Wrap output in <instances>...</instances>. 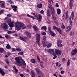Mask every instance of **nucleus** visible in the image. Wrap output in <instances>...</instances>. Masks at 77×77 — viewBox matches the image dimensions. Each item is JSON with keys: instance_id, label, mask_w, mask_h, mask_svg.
Instances as JSON below:
<instances>
[{"instance_id": "1", "label": "nucleus", "mask_w": 77, "mask_h": 77, "mask_svg": "<svg viewBox=\"0 0 77 77\" xmlns=\"http://www.w3.org/2000/svg\"><path fill=\"white\" fill-rule=\"evenodd\" d=\"M4 20L5 21H6L8 23V25L10 27V28L9 29V30H12V27H14V23H15V22L14 21H13L11 22V18H8V17H6Z\"/></svg>"}, {"instance_id": "2", "label": "nucleus", "mask_w": 77, "mask_h": 77, "mask_svg": "<svg viewBox=\"0 0 77 77\" xmlns=\"http://www.w3.org/2000/svg\"><path fill=\"white\" fill-rule=\"evenodd\" d=\"M14 24H15L16 25L15 29L17 30H21V29H25L26 27L25 26V25L23 23L20 24L18 23H15V22Z\"/></svg>"}, {"instance_id": "3", "label": "nucleus", "mask_w": 77, "mask_h": 77, "mask_svg": "<svg viewBox=\"0 0 77 77\" xmlns=\"http://www.w3.org/2000/svg\"><path fill=\"white\" fill-rule=\"evenodd\" d=\"M15 59L16 60V63H18V64H20L21 66V62L23 65L26 66V63H25V61H24L23 58H15Z\"/></svg>"}, {"instance_id": "4", "label": "nucleus", "mask_w": 77, "mask_h": 77, "mask_svg": "<svg viewBox=\"0 0 77 77\" xmlns=\"http://www.w3.org/2000/svg\"><path fill=\"white\" fill-rule=\"evenodd\" d=\"M45 51L53 55L54 54V49H45Z\"/></svg>"}, {"instance_id": "5", "label": "nucleus", "mask_w": 77, "mask_h": 77, "mask_svg": "<svg viewBox=\"0 0 77 77\" xmlns=\"http://www.w3.org/2000/svg\"><path fill=\"white\" fill-rule=\"evenodd\" d=\"M1 27L5 30L8 29V26L5 23H1Z\"/></svg>"}, {"instance_id": "6", "label": "nucleus", "mask_w": 77, "mask_h": 77, "mask_svg": "<svg viewBox=\"0 0 77 77\" xmlns=\"http://www.w3.org/2000/svg\"><path fill=\"white\" fill-rule=\"evenodd\" d=\"M36 41L37 42L38 45H39V42L40 41V35L37 34L36 36Z\"/></svg>"}, {"instance_id": "7", "label": "nucleus", "mask_w": 77, "mask_h": 77, "mask_svg": "<svg viewBox=\"0 0 77 77\" xmlns=\"http://www.w3.org/2000/svg\"><path fill=\"white\" fill-rule=\"evenodd\" d=\"M53 29H54V30L56 29V30L57 31H58L60 34H62V30L61 29H60V28L56 27V26H54L53 27Z\"/></svg>"}, {"instance_id": "8", "label": "nucleus", "mask_w": 77, "mask_h": 77, "mask_svg": "<svg viewBox=\"0 0 77 77\" xmlns=\"http://www.w3.org/2000/svg\"><path fill=\"white\" fill-rule=\"evenodd\" d=\"M54 51L55 53L57 55H60L61 54V52H60V51L59 50L55 49Z\"/></svg>"}, {"instance_id": "9", "label": "nucleus", "mask_w": 77, "mask_h": 77, "mask_svg": "<svg viewBox=\"0 0 77 77\" xmlns=\"http://www.w3.org/2000/svg\"><path fill=\"white\" fill-rule=\"evenodd\" d=\"M62 41L61 40H60L59 41H58L57 42V47H63V45L62 44L60 43H62Z\"/></svg>"}, {"instance_id": "10", "label": "nucleus", "mask_w": 77, "mask_h": 77, "mask_svg": "<svg viewBox=\"0 0 77 77\" xmlns=\"http://www.w3.org/2000/svg\"><path fill=\"white\" fill-rule=\"evenodd\" d=\"M38 17L37 18V20H38L39 22H41V20H42V16H41V15L39 14L38 15Z\"/></svg>"}, {"instance_id": "11", "label": "nucleus", "mask_w": 77, "mask_h": 77, "mask_svg": "<svg viewBox=\"0 0 77 77\" xmlns=\"http://www.w3.org/2000/svg\"><path fill=\"white\" fill-rule=\"evenodd\" d=\"M11 6L12 8H13V10L14 11V12H17V7L15 6V5H11Z\"/></svg>"}, {"instance_id": "12", "label": "nucleus", "mask_w": 77, "mask_h": 77, "mask_svg": "<svg viewBox=\"0 0 77 77\" xmlns=\"http://www.w3.org/2000/svg\"><path fill=\"white\" fill-rule=\"evenodd\" d=\"M5 2L4 1H0V5L1 8H4V7H5Z\"/></svg>"}, {"instance_id": "13", "label": "nucleus", "mask_w": 77, "mask_h": 77, "mask_svg": "<svg viewBox=\"0 0 77 77\" xmlns=\"http://www.w3.org/2000/svg\"><path fill=\"white\" fill-rule=\"evenodd\" d=\"M69 6H70V8L72 9V6H73V0H70Z\"/></svg>"}, {"instance_id": "14", "label": "nucleus", "mask_w": 77, "mask_h": 77, "mask_svg": "<svg viewBox=\"0 0 77 77\" xmlns=\"http://www.w3.org/2000/svg\"><path fill=\"white\" fill-rule=\"evenodd\" d=\"M72 52L71 53L72 55H75L77 53V51L76 49L72 50Z\"/></svg>"}, {"instance_id": "15", "label": "nucleus", "mask_w": 77, "mask_h": 77, "mask_svg": "<svg viewBox=\"0 0 77 77\" xmlns=\"http://www.w3.org/2000/svg\"><path fill=\"white\" fill-rule=\"evenodd\" d=\"M72 24H70L69 26L67 27V32H69L71 29V26H72Z\"/></svg>"}, {"instance_id": "16", "label": "nucleus", "mask_w": 77, "mask_h": 77, "mask_svg": "<svg viewBox=\"0 0 77 77\" xmlns=\"http://www.w3.org/2000/svg\"><path fill=\"white\" fill-rule=\"evenodd\" d=\"M30 74V75L32 77H35V72L34 71H31Z\"/></svg>"}, {"instance_id": "17", "label": "nucleus", "mask_w": 77, "mask_h": 77, "mask_svg": "<svg viewBox=\"0 0 77 77\" xmlns=\"http://www.w3.org/2000/svg\"><path fill=\"white\" fill-rule=\"evenodd\" d=\"M42 45H43L44 47H47V44H46V42L45 41H43L42 43Z\"/></svg>"}, {"instance_id": "18", "label": "nucleus", "mask_w": 77, "mask_h": 77, "mask_svg": "<svg viewBox=\"0 0 77 77\" xmlns=\"http://www.w3.org/2000/svg\"><path fill=\"white\" fill-rule=\"evenodd\" d=\"M47 17H50L51 16V13H50V11L49 10H47Z\"/></svg>"}, {"instance_id": "19", "label": "nucleus", "mask_w": 77, "mask_h": 77, "mask_svg": "<svg viewBox=\"0 0 77 77\" xmlns=\"http://www.w3.org/2000/svg\"><path fill=\"white\" fill-rule=\"evenodd\" d=\"M51 9V11H52V16H54V14L55 13V11H54V8H52Z\"/></svg>"}, {"instance_id": "20", "label": "nucleus", "mask_w": 77, "mask_h": 77, "mask_svg": "<svg viewBox=\"0 0 77 77\" xmlns=\"http://www.w3.org/2000/svg\"><path fill=\"white\" fill-rule=\"evenodd\" d=\"M20 39H21V40H22V41H26V39H27V38L26 37H25L24 38H23L22 37L20 36L19 38Z\"/></svg>"}, {"instance_id": "21", "label": "nucleus", "mask_w": 77, "mask_h": 77, "mask_svg": "<svg viewBox=\"0 0 77 77\" xmlns=\"http://www.w3.org/2000/svg\"><path fill=\"white\" fill-rule=\"evenodd\" d=\"M33 28L34 30L36 32H37V31L39 30V28H38L35 25L34 26H33Z\"/></svg>"}, {"instance_id": "22", "label": "nucleus", "mask_w": 77, "mask_h": 77, "mask_svg": "<svg viewBox=\"0 0 77 77\" xmlns=\"http://www.w3.org/2000/svg\"><path fill=\"white\" fill-rule=\"evenodd\" d=\"M35 70L36 71V72H37V73L38 74H39L41 72V70L39 69L38 68H36L35 69Z\"/></svg>"}, {"instance_id": "23", "label": "nucleus", "mask_w": 77, "mask_h": 77, "mask_svg": "<svg viewBox=\"0 0 77 77\" xmlns=\"http://www.w3.org/2000/svg\"><path fill=\"white\" fill-rule=\"evenodd\" d=\"M71 16L72 19L73 20V21H74V12L73 11H72Z\"/></svg>"}, {"instance_id": "24", "label": "nucleus", "mask_w": 77, "mask_h": 77, "mask_svg": "<svg viewBox=\"0 0 77 77\" xmlns=\"http://www.w3.org/2000/svg\"><path fill=\"white\" fill-rule=\"evenodd\" d=\"M31 62L32 63H36V60L35 59H32L31 60Z\"/></svg>"}, {"instance_id": "25", "label": "nucleus", "mask_w": 77, "mask_h": 77, "mask_svg": "<svg viewBox=\"0 0 77 77\" xmlns=\"http://www.w3.org/2000/svg\"><path fill=\"white\" fill-rule=\"evenodd\" d=\"M41 29L42 30L44 29L45 31H46L47 30V26H43L41 27Z\"/></svg>"}, {"instance_id": "26", "label": "nucleus", "mask_w": 77, "mask_h": 77, "mask_svg": "<svg viewBox=\"0 0 77 77\" xmlns=\"http://www.w3.org/2000/svg\"><path fill=\"white\" fill-rule=\"evenodd\" d=\"M49 32L50 35H52V36H55V35H56V34H54L53 32H52L51 31H50Z\"/></svg>"}, {"instance_id": "27", "label": "nucleus", "mask_w": 77, "mask_h": 77, "mask_svg": "<svg viewBox=\"0 0 77 77\" xmlns=\"http://www.w3.org/2000/svg\"><path fill=\"white\" fill-rule=\"evenodd\" d=\"M37 7L39 8H41L42 7V4H39L37 5Z\"/></svg>"}, {"instance_id": "28", "label": "nucleus", "mask_w": 77, "mask_h": 77, "mask_svg": "<svg viewBox=\"0 0 77 77\" xmlns=\"http://www.w3.org/2000/svg\"><path fill=\"white\" fill-rule=\"evenodd\" d=\"M0 73L2 75H3V76L5 75V72H4V71H3V70H0Z\"/></svg>"}, {"instance_id": "29", "label": "nucleus", "mask_w": 77, "mask_h": 77, "mask_svg": "<svg viewBox=\"0 0 77 77\" xmlns=\"http://www.w3.org/2000/svg\"><path fill=\"white\" fill-rule=\"evenodd\" d=\"M48 7L50 9H51L53 8L52 7V5L50 4H49L48 5Z\"/></svg>"}, {"instance_id": "30", "label": "nucleus", "mask_w": 77, "mask_h": 77, "mask_svg": "<svg viewBox=\"0 0 77 77\" xmlns=\"http://www.w3.org/2000/svg\"><path fill=\"white\" fill-rule=\"evenodd\" d=\"M52 46V44L49 43L48 44V45H47V46L46 47H47V48H50Z\"/></svg>"}, {"instance_id": "31", "label": "nucleus", "mask_w": 77, "mask_h": 77, "mask_svg": "<svg viewBox=\"0 0 77 77\" xmlns=\"http://www.w3.org/2000/svg\"><path fill=\"white\" fill-rule=\"evenodd\" d=\"M61 11L60 9H58L57 10V14L58 15H59L60 14Z\"/></svg>"}, {"instance_id": "32", "label": "nucleus", "mask_w": 77, "mask_h": 77, "mask_svg": "<svg viewBox=\"0 0 77 77\" xmlns=\"http://www.w3.org/2000/svg\"><path fill=\"white\" fill-rule=\"evenodd\" d=\"M26 36H28V37H30V33L29 32H26Z\"/></svg>"}, {"instance_id": "33", "label": "nucleus", "mask_w": 77, "mask_h": 77, "mask_svg": "<svg viewBox=\"0 0 77 77\" xmlns=\"http://www.w3.org/2000/svg\"><path fill=\"white\" fill-rule=\"evenodd\" d=\"M4 50V49L2 48H0V53H3Z\"/></svg>"}, {"instance_id": "34", "label": "nucleus", "mask_w": 77, "mask_h": 77, "mask_svg": "<svg viewBox=\"0 0 77 77\" xmlns=\"http://www.w3.org/2000/svg\"><path fill=\"white\" fill-rule=\"evenodd\" d=\"M27 16L29 17H30V18H32V19H33V20H35V17H33L32 16H30V15H29V14H27Z\"/></svg>"}, {"instance_id": "35", "label": "nucleus", "mask_w": 77, "mask_h": 77, "mask_svg": "<svg viewBox=\"0 0 77 77\" xmlns=\"http://www.w3.org/2000/svg\"><path fill=\"white\" fill-rule=\"evenodd\" d=\"M6 48L7 49H10L11 48V46L9 45L8 44L6 46Z\"/></svg>"}, {"instance_id": "36", "label": "nucleus", "mask_w": 77, "mask_h": 77, "mask_svg": "<svg viewBox=\"0 0 77 77\" xmlns=\"http://www.w3.org/2000/svg\"><path fill=\"white\" fill-rule=\"evenodd\" d=\"M70 64V60H68L67 62V66H69Z\"/></svg>"}, {"instance_id": "37", "label": "nucleus", "mask_w": 77, "mask_h": 77, "mask_svg": "<svg viewBox=\"0 0 77 77\" xmlns=\"http://www.w3.org/2000/svg\"><path fill=\"white\" fill-rule=\"evenodd\" d=\"M74 34V31H71L70 33V35H71V36H73Z\"/></svg>"}, {"instance_id": "38", "label": "nucleus", "mask_w": 77, "mask_h": 77, "mask_svg": "<svg viewBox=\"0 0 77 77\" xmlns=\"http://www.w3.org/2000/svg\"><path fill=\"white\" fill-rule=\"evenodd\" d=\"M18 55H21V56H23V52H20L18 53Z\"/></svg>"}, {"instance_id": "39", "label": "nucleus", "mask_w": 77, "mask_h": 77, "mask_svg": "<svg viewBox=\"0 0 77 77\" xmlns=\"http://www.w3.org/2000/svg\"><path fill=\"white\" fill-rule=\"evenodd\" d=\"M5 62L8 65H9V61H8V60L6 59L5 60Z\"/></svg>"}, {"instance_id": "40", "label": "nucleus", "mask_w": 77, "mask_h": 77, "mask_svg": "<svg viewBox=\"0 0 77 77\" xmlns=\"http://www.w3.org/2000/svg\"><path fill=\"white\" fill-rule=\"evenodd\" d=\"M61 28L62 29H65V26L63 24L61 26Z\"/></svg>"}, {"instance_id": "41", "label": "nucleus", "mask_w": 77, "mask_h": 77, "mask_svg": "<svg viewBox=\"0 0 77 77\" xmlns=\"http://www.w3.org/2000/svg\"><path fill=\"white\" fill-rule=\"evenodd\" d=\"M8 3L10 4H12L13 3V2L11 0H9L8 1Z\"/></svg>"}, {"instance_id": "42", "label": "nucleus", "mask_w": 77, "mask_h": 77, "mask_svg": "<svg viewBox=\"0 0 77 77\" xmlns=\"http://www.w3.org/2000/svg\"><path fill=\"white\" fill-rule=\"evenodd\" d=\"M40 13L42 14H44V11L43 10H41L40 12Z\"/></svg>"}, {"instance_id": "43", "label": "nucleus", "mask_w": 77, "mask_h": 77, "mask_svg": "<svg viewBox=\"0 0 77 77\" xmlns=\"http://www.w3.org/2000/svg\"><path fill=\"white\" fill-rule=\"evenodd\" d=\"M5 12V10H2L0 11V14H3V13Z\"/></svg>"}, {"instance_id": "44", "label": "nucleus", "mask_w": 77, "mask_h": 77, "mask_svg": "<svg viewBox=\"0 0 77 77\" xmlns=\"http://www.w3.org/2000/svg\"><path fill=\"white\" fill-rule=\"evenodd\" d=\"M5 37L7 39H8V38H10V36H9V35H5Z\"/></svg>"}, {"instance_id": "45", "label": "nucleus", "mask_w": 77, "mask_h": 77, "mask_svg": "<svg viewBox=\"0 0 77 77\" xmlns=\"http://www.w3.org/2000/svg\"><path fill=\"white\" fill-rule=\"evenodd\" d=\"M16 50L17 51H21V49L20 48H17L16 49Z\"/></svg>"}, {"instance_id": "46", "label": "nucleus", "mask_w": 77, "mask_h": 77, "mask_svg": "<svg viewBox=\"0 0 77 77\" xmlns=\"http://www.w3.org/2000/svg\"><path fill=\"white\" fill-rule=\"evenodd\" d=\"M18 70L17 69H16V70H15L14 71V72L15 73V74H17L18 73Z\"/></svg>"}, {"instance_id": "47", "label": "nucleus", "mask_w": 77, "mask_h": 77, "mask_svg": "<svg viewBox=\"0 0 77 77\" xmlns=\"http://www.w3.org/2000/svg\"><path fill=\"white\" fill-rule=\"evenodd\" d=\"M41 33L43 35H46V33L44 32H42Z\"/></svg>"}, {"instance_id": "48", "label": "nucleus", "mask_w": 77, "mask_h": 77, "mask_svg": "<svg viewBox=\"0 0 77 77\" xmlns=\"http://www.w3.org/2000/svg\"><path fill=\"white\" fill-rule=\"evenodd\" d=\"M61 74H64L65 73V71L63 70H62L60 72Z\"/></svg>"}, {"instance_id": "49", "label": "nucleus", "mask_w": 77, "mask_h": 77, "mask_svg": "<svg viewBox=\"0 0 77 77\" xmlns=\"http://www.w3.org/2000/svg\"><path fill=\"white\" fill-rule=\"evenodd\" d=\"M51 26L49 27H48V30H49V32L51 31Z\"/></svg>"}, {"instance_id": "50", "label": "nucleus", "mask_w": 77, "mask_h": 77, "mask_svg": "<svg viewBox=\"0 0 77 77\" xmlns=\"http://www.w3.org/2000/svg\"><path fill=\"white\" fill-rule=\"evenodd\" d=\"M53 19L54 20H56V18L54 16H53Z\"/></svg>"}, {"instance_id": "51", "label": "nucleus", "mask_w": 77, "mask_h": 77, "mask_svg": "<svg viewBox=\"0 0 77 77\" xmlns=\"http://www.w3.org/2000/svg\"><path fill=\"white\" fill-rule=\"evenodd\" d=\"M12 51H16V50H15V49L13 48L12 49Z\"/></svg>"}, {"instance_id": "52", "label": "nucleus", "mask_w": 77, "mask_h": 77, "mask_svg": "<svg viewBox=\"0 0 77 77\" xmlns=\"http://www.w3.org/2000/svg\"><path fill=\"white\" fill-rule=\"evenodd\" d=\"M20 76H21V77H24V74H23L21 73L20 74Z\"/></svg>"}, {"instance_id": "53", "label": "nucleus", "mask_w": 77, "mask_h": 77, "mask_svg": "<svg viewBox=\"0 0 77 77\" xmlns=\"http://www.w3.org/2000/svg\"><path fill=\"white\" fill-rule=\"evenodd\" d=\"M66 60L65 59V58H63L62 60V62H63L64 61H65V60Z\"/></svg>"}, {"instance_id": "54", "label": "nucleus", "mask_w": 77, "mask_h": 77, "mask_svg": "<svg viewBox=\"0 0 77 77\" xmlns=\"http://www.w3.org/2000/svg\"><path fill=\"white\" fill-rule=\"evenodd\" d=\"M13 36H18V35L17 34H15L13 35Z\"/></svg>"}, {"instance_id": "55", "label": "nucleus", "mask_w": 77, "mask_h": 77, "mask_svg": "<svg viewBox=\"0 0 77 77\" xmlns=\"http://www.w3.org/2000/svg\"><path fill=\"white\" fill-rule=\"evenodd\" d=\"M5 68L6 69H8V66L6 65L5 66Z\"/></svg>"}, {"instance_id": "56", "label": "nucleus", "mask_w": 77, "mask_h": 77, "mask_svg": "<svg viewBox=\"0 0 77 77\" xmlns=\"http://www.w3.org/2000/svg\"><path fill=\"white\" fill-rule=\"evenodd\" d=\"M55 64H56V66H58V65H59V63L58 62L56 63Z\"/></svg>"}, {"instance_id": "57", "label": "nucleus", "mask_w": 77, "mask_h": 77, "mask_svg": "<svg viewBox=\"0 0 77 77\" xmlns=\"http://www.w3.org/2000/svg\"><path fill=\"white\" fill-rule=\"evenodd\" d=\"M11 31H8V34H11Z\"/></svg>"}, {"instance_id": "58", "label": "nucleus", "mask_w": 77, "mask_h": 77, "mask_svg": "<svg viewBox=\"0 0 77 77\" xmlns=\"http://www.w3.org/2000/svg\"><path fill=\"white\" fill-rule=\"evenodd\" d=\"M40 66L42 68H44V66L41 64H40Z\"/></svg>"}, {"instance_id": "59", "label": "nucleus", "mask_w": 77, "mask_h": 77, "mask_svg": "<svg viewBox=\"0 0 77 77\" xmlns=\"http://www.w3.org/2000/svg\"><path fill=\"white\" fill-rule=\"evenodd\" d=\"M45 39H46V36H44L43 37V40H45Z\"/></svg>"}, {"instance_id": "60", "label": "nucleus", "mask_w": 77, "mask_h": 77, "mask_svg": "<svg viewBox=\"0 0 77 77\" xmlns=\"http://www.w3.org/2000/svg\"><path fill=\"white\" fill-rule=\"evenodd\" d=\"M66 18H68V17H69L68 15L66 13Z\"/></svg>"}, {"instance_id": "61", "label": "nucleus", "mask_w": 77, "mask_h": 77, "mask_svg": "<svg viewBox=\"0 0 77 77\" xmlns=\"http://www.w3.org/2000/svg\"><path fill=\"white\" fill-rule=\"evenodd\" d=\"M13 68H14V69L15 70L16 69H17V68H16V67H15V66H13Z\"/></svg>"}, {"instance_id": "62", "label": "nucleus", "mask_w": 77, "mask_h": 77, "mask_svg": "<svg viewBox=\"0 0 77 77\" xmlns=\"http://www.w3.org/2000/svg\"><path fill=\"white\" fill-rule=\"evenodd\" d=\"M56 7H59V5H58V3H57L56 4Z\"/></svg>"}, {"instance_id": "63", "label": "nucleus", "mask_w": 77, "mask_h": 77, "mask_svg": "<svg viewBox=\"0 0 77 77\" xmlns=\"http://www.w3.org/2000/svg\"><path fill=\"white\" fill-rule=\"evenodd\" d=\"M69 23L70 24H72V20H70L69 21Z\"/></svg>"}, {"instance_id": "64", "label": "nucleus", "mask_w": 77, "mask_h": 77, "mask_svg": "<svg viewBox=\"0 0 77 77\" xmlns=\"http://www.w3.org/2000/svg\"><path fill=\"white\" fill-rule=\"evenodd\" d=\"M54 56L53 58H56L57 57V56L56 55H54Z\"/></svg>"}]
</instances>
